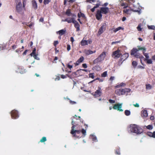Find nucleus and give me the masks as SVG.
Here are the masks:
<instances>
[{
  "label": "nucleus",
  "instance_id": "1",
  "mask_svg": "<svg viewBox=\"0 0 155 155\" xmlns=\"http://www.w3.org/2000/svg\"><path fill=\"white\" fill-rule=\"evenodd\" d=\"M131 132L137 134H140L143 132L142 129L138 126L135 124H132L130 126Z\"/></svg>",
  "mask_w": 155,
  "mask_h": 155
},
{
  "label": "nucleus",
  "instance_id": "2",
  "mask_svg": "<svg viewBox=\"0 0 155 155\" xmlns=\"http://www.w3.org/2000/svg\"><path fill=\"white\" fill-rule=\"evenodd\" d=\"M106 52H102L97 58L94 61V63L97 64L103 61L106 56Z\"/></svg>",
  "mask_w": 155,
  "mask_h": 155
},
{
  "label": "nucleus",
  "instance_id": "3",
  "mask_svg": "<svg viewBox=\"0 0 155 155\" xmlns=\"http://www.w3.org/2000/svg\"><path fill=\"white\" fill-rule=\"evenodd\" d=\"M16 9L17 12L19 13L22 14L23 12V9L25 10L23 7V4L22 5L21 1L16 0Z\"/></svg>",
  "mask_w": 155,
  "mask_h": 155
},
{
  "label": "nucleus",
  "instance_id": "4",
  "mask_svg": "<svg viewBox=\"0 0 155 155\" xmlns=\"http://www.w3.org/2000/svg\"><path fill=\"white\" fill-rule=\"evenodd\" d=\"M138 48H133L131 51L130 54L132 55L134 54L135 53L139 50H142L143 52L146 51V48L144 47H141L140 46H137Z\"/></svg>",
  "mask_w": 155,
  "mask_h": 155
},
{
  "label": "nucleus",
  "instance_id": "5",
  "mask_svg": "<svg viewBox=\"0 0 155 155\" xmlns=\"http://www.w3.org/2000/svg\"><path fill=\"white\" fill-rule=\"evenodd\" d=\"M122 55L120 50L118 49L117 50L113 52L112 56L114 59H117Z\"/></svg>",
  "mask_w": 155,
  "mask_h": 155
},
{
  "label": "nucleus",
  "instance_id": "6",
  "mask_svg": "<svg viewBox=\"0 0 155 155\" xmlns=\"http://www.w3.org/2000/svg\"><path fill=\"white\" fill-rule=\"evenodd\" d=\"M106 28V24L105 23L102 24V26L99 29L98 32V34L100 35L105 30Z\"/></svg>",
  "mask_w": 155,
  "mask_h": 155
},
{
  "label": "nucleus",
  "instance_id": "7",
  "mask_svg": "<svg viewBox=\"0 0 155 155\" xmlns=\"http://www.w3.org/2000/svg\"><path fill=\"white\" fill-rule=\"evenodd\" d=\"M122 104H115L113 107V108L115 110H117L120 111H123V110L121 109L122 107Z\"/></svg>",
  "mask_w": 155,
  "mask_h": 155
},
{
  "label": "nucleus",
  "instance_id": "8",
  "mask_svg": "<svg viewBox=\"0 0 155 155\" xmlns=\"http://www.w3.org/2000/svg\"><path fill=\"white\" fill-rule=\"evenodd\" d=\"M11 115L12 118L14 119L17 118L19 116L18 112L15 110L12 111Z\"/></svg>",
  "mask_w": 155,
  "mask_h": 155
},
{
  "label": "nucleus",
  "instance_id": "9",
  "mask_svg": "<svg viewBox=\"0 0 155 155\" xmlns=\"http://www.w3.org/2000/svg\"><path fill=\"white\" fill-rule=\"evenodd\" d=\"M101 91V88L99 87H98V89L95 92L94 96H95V97H98L101 96L102 94Z\"/></svg>",
  "mask_w": 155,
  "mask_h": 155
},
{
  "label": "nucleus",
  "instance_id": "10",
  "mask_svg": "<svg viewBox=\"0 0 155 155\" xmlns=\"http://www.w3.org/2000/svg\"><path fill=\"white\" fill-rule=\"evenodd\" d=\"M75 127V126H73L71 127V134L74 135V136H75V133H77L79 134L81 132V131L80 130H75L74 129Z\"/></svg>",
  "mask_w": 155,
  "mask_h": 155
},
{
  "label": "nucleus",
  "instance_id": "11",
  "mask_svg": "<svg viewBox=\"0 0 155 155\" xmlns=\"http://www.w3.org/2000/svg\"><path fill=\"white\" fill-rule=\"evenodd\" d=\"M109 8L108 7H101L99 11L102 14H107L109 11Z\"/></svg>",
  "mask_w": 155,
  "mask_h": 155
},
{
  "label": "nucleus",
  "instance_id": "12",
  "mask_svg": "<svg viewBox=\"0 0 155 155\" xmlns=\"http://www.w3.org/2000/svg\"><path fill=\"white\" fill-rule=\"evenodd\" d=\"M102 13L100 12L99 10H97L96 14V18L98 20L102 18Z\"/></svg>",
  "mask_w": 155,
  "mask_h": 155
},
{
  "label": "nucleus",
  "instance_id": "13",
  "mask_svg": "<svg viewBox=\"0 0 155 155\" xmlns=\"http://www.w3.org/2000/svg\"><path fill=\"white\" fill-rule=\"evenodd\" d=\"M141 117H146L148 116V114L147 111L146 110H143L141 112Z\"/></svg>",
  "mask_w": 155,
  "mask_h": 155
},
{
  "label": "nucleus",
  "instance_id": "14",
  "mask_svg": "<svg viewBox=\"0 0 155 155\" xmlns=\"http://www.w3.org/2000/svg\"><path fill=\"white\" fill-rule=\"evenodd\" d=\"M73 23L74 24V27L76 28L77 31L80 30V25L75 20V21H73Z\"/></svg>",
  "mask_w": 155,
  "mask_h": 155
},
{
  "label": "nucleus",
  "instance_id": "15",
  "mask_svg": "<svg viewBox=\"0 0 155 155\" xmlns=\"http://www.w3.org/2000/svg\"><path fill=\"white\" fill-rule=\"evenodd\" d=\"M96 52V51H93L90 50H85L84 51V53L87 55L92 54L93 53H95Z\"/></svg>",
  "mask_w": 155,
  "mask_h": 155
},
{
  "label": "nucleus",
  "instance_id": "16",
  "mask_svg": "<svg viewBox=\"0 0 155 155\" xmlns=\"http://www.w3.org/2000/svg\"><path fill=\"white\" fill-rule=\"evenodd\" d=\"M84 60V58L83 56L81 57L76 61V63L75 64L76 65H78L79 64L82 62Z\"/></svg>",
  "mask_w": 155,
  "mask_h": 155
},
{
  "label": "nucleus",
  "instance_id": "17",
  "mask_svg": "<svg viewBox=\"0 0 155 155\" xmlns=\"http://www.w3.org/2000/svg\"><path fill=\"white\" fill-rule=\"evenodd\" d=\"M66 30L65 29L61 30L58 32L57 33H59L60 35H62L65 33Z\"/></svg>",
  "mask_w": 155,
  "mask_h": 155
},
{
  "label": "nucleus",
  "instance_id": "18",
  "mask_svg": "<svg viewBox=\"0 0 155 155\" xmlns=\"http://www.w3.org/2000/svg\"><path fill=\"white\" fill-rule=\"evenodd\" d=\"M126 85V84L123 83H121L120 84L116 86L115 87V88H120L122 87H124Z\"/></svg>",
  "mask_w": 155,
  "mask_h": 155
},
{
  "label": "nucleus",
  "instance_id": "19",
  "mask_svg": "<svg viewBox=\"0 0 155 155\" xmlns=\"http://www.w3.org/2000/svg\"><path fill=\"white\" fill-rule=\"evenodd\" d=\"M128 56L129 54L127 53H126L122 55V58L124 60H125L128 58Z\"/></svg>",
  "mask_w": 155,
  "mask_h": 155
},
{
  "label": "nucleus",
  "instance_id": "20",
  "mask_svg": "<svg viewBox=\"0 0 155 155\" xmlns=\"http://www.w3.org/2000/svg\"><path fill=\"white\" fill-rule=\"evenodd\" d=\"M81 45L84 46L88 45V41H87L83 40L81 42Z\"/></svg>",
  "mask_w": 155,
  "mask_h": 155
},
{
  "label": "nucleus",
  "instance_id": "21",
  "mask_svg": "<svg viewBox=\"0 0 155 155\" xmlns=\"http://www.w3.org/2000/svg\"><path fill=\"white\" fill-rule=\"evenodd\" d=\"M33 7V8L36 9L37 8V4L35 1H33L32 2Z\"/></svg>",
  "mask_w": 155,
  "mask_h": 155
},
{
  "label": "nucleus",
  "instance_id": "22",
  "mask_svg": "<svg viewBox=\"0 0 155 155\" xmlns=\"http://www.w3.org/2000/svg\"><path fill=\"white\" fill-rule=\"evenodd\" d=\"M115 93L116 94L119 95H122V94L121 93V91L120 89H117L115 90Z\"/></svg>",
  "mask_w": 155,
  "mask_h": 155
},
{
  "label": "nucleus",
  "instance_id": "23",
  "mask_svg": "<svg viewBox=\"0 0 155 155\" xmlns=\"http://www.w3.org/2000/svg\"><path fill=\"white\" fill-rule=\"evenodd\" d=\"M97 3L96 4L95 6H94V8H98L100 5H101V2L99 0L97 1Z\"/></svg>",
  "mask_w": 155,
  "mask_h": 155
},
{
  "label": "nucleus",
  "instance_id": "24",
  "mask_svg": "<svg viewBox=\"0 0 155 155\" xmlns=\"http://www.w3.org/2000/svg\"><path fill=\"white\" fill-rule=\"evenodd\" d=\"M68 19V18H67V22L69 23H71V22H72L73 23V21H75L74 18H72L70 19Z\"/></svg>",
  "mask_w": 155,
  "mask_h": 155
},
{
  "label": "nucleus",
  "instance_id": "25",
  "mask_svg": "<svg viewBox=\"0 0 155 155\" xmlns=\"http://www.w3.org/2000/svg\"><path fill=\"white\" fill-rule=\"evenodd\" d=\"M152 88V86L149 84L146 85V88L147 90H150Z\"/></svg>",
  "mask_w": 155,
  "mask_h": 155
},
{
  "label": "nucleus",
  "instance_id": "26",
  "mask_svg": "<svg viewBox=\"0 0 155 155\" xmlns=\"http://www.w3.org/2000/svg\"><path fill=\"white\" fill-rule=\"evenodd\" d=\"M123 29V28H122L121 27H119L116 29H114L113 30V31L115 33V32H117V31H119V30H120V29Z\"/></svg>",
  "mask_w": 155,
  "mask_h": 155
},
{
  "label": "nucleus",
  "instance_id": "27",
  "mask_svg": "<svg viewBox=\"0 0 155 155\" xmlns=\"http://www.w3.org/2000/svg\"><path fill=\"white\" fill-rule=\"evenodd\" d=\"M144 61H147V63L148 64H151L152 63V61L151 59H144Z\"/></svg>",
  "mask_w": 155,
  "mask_h": 155
},
{
  "label": "nucleus",
  "instance_id": "28",
  "mask_svg": "<svg viewBox=\"0 0 155 155\" xmlns=\"http://www.w3.org/2000/svg\"><path fill=\"white\" fill-rule=\"evenodd\" d=\"M126 116H129L130 114V110H126L124 112Z\"/></svg>",
  "mask_w": 155,
  "mask_h": 155
},
{
  "label": "nucleus",
  "instance_id": "29",
  "mask_svg": "<svg viewBox=\"0 0 155 155\" xmlns=\"http://www.w3.org/2000/svg\"><path fill=\"white\" fill-rule=\"evenodd\" d=\"M16 1H21V0H16ZM23 7L24 9H25V6L26 5V0H22Z\"/></svg>",
  "mask_w": 155,
  "mask_h": 155
},
{
  "label": "nucleus",
  "instance_id": "30",
  "mask_svg": "<svg viewBox=\"0 0 155 155\" xmlns=\"http://www.w3.org/2000/svg\"><path fill=\"white\" fill-rule=\"evenodd\" d=\"M66 14L68 16L71 15V12L70 9H68L66 10Z\"/></svg>",
  "mask_w": 155,
  "mask_h": 155
},
{
  "label": "nucleus",
  "instance_id": "31",
  "mask_svg": "<svg viewBox=\"0 0 155 155\" xmlns=\"http://www.w3.org/2000/svg\"><path fill=\"white\" fill-rule=\"evenodd\" d=\"M143 54L146 58L145 59H148L149 58V56L148 53H145L144 52H143Z\"/></svg>",
  "mask_w": 155,
  "mask_h": 155
},
{
  "label": "nucleus",
  "instance_id": "32",
  "mask_svg": "<svg viewBox=\"0 0 155 155\" xmlns=\"http://www.w3.org/2000/svg\"><path fill=\"white\" fill-rule=\"evenodd\" d=\"M137 63L135 61H134L132 63V65L134 66V67L135 68L137 65Z\"/></svg>",
  "mask_w": 155,
  "mask_h": 155
},
{
  "label": "nucleus",
  "instance_id": "33",
  "mask_svg": "<svg viewBox=\"0 0 155 155\" xmlns=\"http://www.w3.org/2000/svg\"><path fill=\"white\" fill-rule=\"evenodd\" d=\"M140 54L139 53H136L134 54V57L137 58H139ZM132 55H133V54Z\"/></svg>",
  "mask_w": 155,
  "mask_h": 155
},
{
  "label": "nucleus",
  "instance_id": "34",
  "mask_svg": "<svg viewBox=\"0 0 155 155\" xmlns=\"http://www.w3.org/2000/svg\"><path fill=\"white\" fill-rule=\"evenodd\" d=\"M78 18H80L81 17H83V18H84L85 17L84 15V14L82 13H81L78 14Z\"/></svg>",
  "mask_w": 155,
  "mask_h": 155
},
{
  "label": "nucleus",
  "instance_id": "35",
  "mask_svg": "<svg viewBox=\"0 0 155 155\" xmlns=\"http://www.w3.org/2000/svg\"><path fill=\"white\" fill-rule=\"evenodd\" d=\"M107 75V72L105 71L102 74L101 76L103 77H106Z\"/></svg>",
  "mask_w": 155,
  "mask_h": 155
},
{
  "label": "nucleus",
  "instance_id": "36",
  "mask_svg": "<svg viewBox=\"0 0 155 155\" xmlns=\"http://www.w3.org/2000/svg\"><path fill=\"white\" fill-rule=\"evenodd\" d=\"M46 141V138L45 137H43L40 140V142H43Z\"/></svg>",
  "mask_w": 155,
  "mask_h": 155
},
{
  "label": "nucleus",
  "instance_id": "37",
  "mask_svg": "<svg viewBox=\"0 0 155 155\" xmlns=\"http://www.w3.org/2000/svg\"><path fill=\"white\" fill-rule=\"evenodd\" d=\"M148 27L149 29L153 30L155 29V26L154 25L148 26Z\"/></svg>",
  "mask_w": 155,
  "mask_h": 155
},
{
  "label": "nucleus",
  "instance_id": "38",
  "mask_svg": "<svg viewBox=\"0 0 155 155\" xmlns=\"http://www.w3.org/2000/svg\"><path fill=\"white\" fill-rule=\"evenodd\" d=\"M141 24H140L137 27V28L139 31H140L142 30V28H141Z\"/></svg>",
  "mask_w": 155,
  "mask_h": 155
},
{
  "label": "nucleus",
  "instance_id": "39",
  "mask_svg": "<svg viewBox=\"0 0 155 155\" xmlns=\"http://www.w3.org/2000/svg\"><path fill=\"white\" fill-rule=\"evenodd\" d=\"M81 132L82 134H84V136L86 135V130L84 129H82L81 130Z\"/></svg>",
  "mask_w": 155,
  "mask_h": 155
},
{
  "label": "nucleus",
  "instance_id": "40",
  "mask_svg": "<svg viewBox=\"0 0 155 155\" xmlns=\"http://www.w3.org/2000/svg\"><path fill=\"white\" fill-rule=\"evenodd\" d=\"M50 2V0H44V4L46 5L48 4V3Z\"/></svg>",
  "mask_w": 155,
  "mask_h": 155
},
{
  "label": "nucleus",
  "instance_id": "41",
  "mask_svg": "<svg viewBox=\"0 0 155 155\" xmlns=\"http://www.w3.org/2000/svg\"><path fill=\"white\" fill-rule=\"evenodd\" d=\"M147 128L149 130H151L153 129V127L152 125H149L147 127Z\"/></svg>",
  "mask_w": 155,
  "mask_h": 155
},
{
  "label": "nucleus",
  "instance_id": "42",
  "mask_svg": "<svg viewBox=\"0 0 155 155\" xmlns=\"http://www.w3.org/2000/svg\"><path fill=\"white\" fill-rule=\"evenodd\" d=\"M89 76L90 78H91L92 79H94V73H90L89 74Z\"/></svg>",
  "mask_w": 155,
  "mask_h": 155
},
{
  "label": "nucleus",
  "instance_id": "43",
  "mask_svg": "<svg viewBox=\"0 0 155 155\" xmlns=\"http://www.w3.org/2000/svg\"><path fill=\"white\" fill-rule=\"evenodd\" d=\"M91 138L94 141H97V139L96 137L92 135Z\"/></svg>",
  "mask_w": 155,
  "mask_h": 155
},
{
  "label": "nucleus",
  "instance_id": "44",
  "mask_svg": "<svg viewBox=\"0 0 155 155\" xmlns=\"http://www.w3.org/2000/svg\"><path fill=\"white\" fill-rule=\"evenodd\" d=\"M124 90L125 92V93H128L130 92V90L128 88H125L124 89Z\"/></svg>",
  "mask_w": 155,
  "mask_h": 155
},
{
  "label": "nucleus",
  "instance_id": "45",
  "mask_svg": "<svg viewBox=\"0 0 155 155\" xmlns=\"http://www.w3.org/2000/svg\"><path fill=\"white\" fill-rule=\"evenodd\" d=\"M95 0H87V2H89L90 3H92V2H95Z\"/></svg>",
  "mask_w": 155,
  "mask_h": 155
},
{
  "label": "nucleus",
  "instance_id": "46",
  "mask_svg": "<svg viewBox=\"0 0 155 155\" xmlns=\"http://www.w3.org/2000/svg\"><path fill=\"white\" fill-rule=\"evenodd\" d=\"M38 54H35L33 55L34 58L37 60H39V58L38 57H37Z\"/></svg>",
  "mask_w": 155,
  "mask_h": 155
},
{
  "label": "nucleus",
  "instance_id": "47",
  "mask_svg": "<svg viewBox=\"0 0 155 155\" xmlns=\"http://www.w3.org/2000/svg\"><path fill=\"white\" fill-rule=\"evenodd\" d=\"M133 105L135 107H139L140 106L139 104L137 103H136L135 104H133Z\"/></svg>",
  "mask_w": 155,
  "mask_h": 155
},
{
  "label": "nucleus",
  "instance_id": "48",
  "mask_svg": "<svg viewBox=\"0 0 155 155\" xmlns=\"http://www.w3.org/2000/svg\"><path fill=\"white\" fill-rule=\"evenodd\" d=\"M58 43V41H55L54 43V45L56 47V45Z\"/></svg>",
  "mask_w": 155,
  "mask_h": 155
},
{
  "label": "nucleus",
  "instance_id": "49",
  "mask_svg": "<svg viewBox=\"0 0 155 155\" xmlns=\"http://www.w3.org/2000/svg\"><path fill=\"white\" fill-rule=\"evenodd\" d=\"M121 91V93L122 94V95H123L125 93L124 91V89H120Z\"/></svg>",
  "mask_w": 155,
  "mask_h": 155
},
{
  "label": "nucleus",
  "instance_id": "50",
  "mask_svg": "<svg viewBox=\"0 0 155 155\" xmlns=\"http://www.w3.org/2000/svg\"><path fill=\"white\" fill-rule=\"evenodd\" d=\"M109 101L110 103L112 104L114 103L115 102V101L114 100H113L111 99H110Z\"/></svg>",
  "mask_w": 155,
  "mask_h": 155
},
{
  "label": "nucleus",
  "instance_id": "51",
  "mask_svg": "<svg viewBox=\"0 0 155 155\" xmlns=\"http://www.w3.org/2000/svg\"><path fill=\"white\" fill-rule=\"evenodd\" d=\"M71 49V46L70 45H68L67 47V50L68 51H69Z\"/></svg>",
  "mask_w": 155,
  "mask_h": 155
},
{
  "label": "nucleus",
  "instance_id": "52",
  "mask_svg": "<svg viewBox=\"0 0 155 155\" xmlns=\"http://www.w3.org/2000/svg\"><path fill=\"white\" fill-rule=\"evenodd\" d=\"M82 66L84 68H87V65L86 64H82Z\"/></svg>",
  "mask_w": 155,
  "mask_h": 155
},
{
  "label": "nucleus",
  "instance_id": "53",
  "mask_svg": "<svg viewBox=\"0 0 155 155\" xmlns=\"http://www.w3.org/2000/svg\"><path fill=\"white\" fill-rule=\"evenodd\" d=\"M70 103L71 104H74L76 103V102L74 101H70Z\"/></svg>",
  "mask_w": 155,
  "mask_h": 155
},
{
  "label": "nucleus",
  "instance_id": "54",
  "mask_svg": "<svg viewBox=\"0 0 155 155\" xmlns=\"http://www.w3.org/2000/svg\"><path fill=\"white\" fill-rule=\"evenodd\" d=\"M154 119V117L153 116H151L150 117V119L151 120H153Z\"/></svg>",
  "mask_w": 155,
  "mask_h": 155
},
{
  "label": "nucleus",
  "instance_id": "55",
  "mask_svg": "<svg viewBox=\"0 0 155 155\" xmlns=\"http://www.w3.org/2000/svg\"><path fill=\"white\" fill-rule=\"evenodd\" d=\"M61 78H63V79H64L65 78H66V76L64 75H61Z\"/></svg>",
  "mask_w": 155,
  "mask_h": 155
},
{
  "label": "nucleus",
  "instance_id": "56",
  "mask_svg": "<svg viewBox=\"0 0 155 155\" xmlns=\"http://www.w3.org/2000/svg\"><path fill=\"white\" fill-rule=\"evenodd\" d=\"M39 21L41 22H43L44 21V19L42 18H41L39 19Z\"/></svg>",
  "mask_w": 155,
  "mask_h": 155
},
{
  "label": "nucleus",
  "instance_id": "57",
  "mask_svg": "<svg viewBox=\"0 0 155 155\" xmlns=\"http://www.w3.org/2000/svg\"><path fill=\"white\" fill-rule=\"evenodd\" d=\"M71 41L72 42H73L74 41V38L73 37H71Z\"/></svg>",
  "mask_w": 155,
  "mask_h": 155
},
{
  "label": "nucleus",
  "instance_id": "58",
  "mask_svg": "<svg viewBox=\"0 0 155 155\" xmlns=\"http://www.w3.org/2000/svg\"><path fill=\"white\" fill-rule=\"evenodd\" d=\"M95 8H94V7L93 8H92L91 9V12H94L95 10Z\"/></svg>",
  "mask_w": 155,
  "mask_h": 155
},
{
  "label": "nucleus",
  "instance_id": "59",
  "mask_svg": "<svg viewBox=\"0 0 155 155\" xmlns=\"http://www.w3.org/2000/svg\"><path fill=\"white\" fill-rule=\"evenodd\" d=\"M68 67L69 68H70V69H71V68H72V67H73V66H72V65H70L68 64Z\"/></svg>",
  "mask_w": 155,
  "mask_h": 155
},
{
  "label": "nucleus",
  "instance_id": "60",
  "mask_svg": "<svg viewBox=\"0 0 155 155\" xmlns=\"http://www.w3.org/2000/svg\"><path fill=\"white\" fill-rule=\"evenodd\" d=\"M35 51H36V49L35 48H34V49L33 50V51L32 52V53H34V54H35Z\"/></svg>",
  "mask_w": 155,
  "mask_h": 155
},
{
  "label": "nucleus",
  "instance_id": "61",
  "mask_svg": "<svg viewBox=\"0 0 155 155\" xmlns=\"http://www.w3.org/2000/svg\"><path fill=\"white\" fill-rule=\"evenodd\" d=\"M60 79V77H58L55 78V81L56 80H59Z\"/></svg>",
  "mask_w": 155,
  "mask_h": 155
},
{
  "label": "nucleus",
  "instance_id": "62",
  "mask_svg": "<svg viewBox=\"0 0 155 155\" xmlns=\"http://www.w3.org/2000/svg\"><path fill=\"white\" fill-rule=\"evenodd\" d=\"M139 58L140 59V60H141V59H144V58L143 56L142 55H141V54L140 55Z\"/></svg>",
  "mask_w": 155,
  "mask_h": 155
},
{
  "label": "nucleus",
  "instance_id": "63",
  "mask_svg": "<svg viewBox=\"0 0 155 155\" xmlns=\"http://www.w3.org/2000/svg\"><path fill=\"white\" fill-rule=\"evenodd\" d=\"M114 77H111L110 78V80L111 81H113L114 79Z\"/></svg>",
  "mask_w": 155,
  "mask_h": 155
},
{
  "label": "nucleus",
  "instance_id": "64",
  "mask_svg": "<svg viewBox=\"0 0 155 155\" xmlns=\"http://www.w3.org/2000/svg\"><path fill=\"white\" fill-rule=\"evenodd\" d=\"M152 137L155 138V131L153 132L152 134Z\"/></svg>",
  "mask_w": 155,
  "mask_h": 155
}]
</instances>
